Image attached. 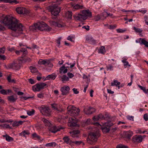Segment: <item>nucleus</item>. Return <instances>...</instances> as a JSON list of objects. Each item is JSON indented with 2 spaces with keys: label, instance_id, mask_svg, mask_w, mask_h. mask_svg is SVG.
Listing matches in <instances>:
<instances>
[{
  "label": "nucleus",
  "instance_id": "09e8293b",
  "mask_svg": "<svg viewBox=\"0 0 148 148\" xmlns=\"http://www.w3.org/2000/svg\"><path fill=\"white\" fill-rule=\"evenodd\" d=\"M30 69L31 72L32 73L36 72V69L35 67L31 66Z\"/></svg>",
  "mask_w": 148,
  "mask_h": 148
},
{
  "label": "nucleus",
  "instance_id": "9d476101",
  "mask_svg": "<svg viewBox=\"0 0 148 148\" xmlns=\"http://www.w3.org/2000/svg\"><path fill=\"white\" fill-rule=\"evenodd\" d=\"M9 68L15 70H19L20 68V66L19 63L13 62L12 63L8 65Z\"/></svg>",
  "mask_w": 148,
  "mask_h": 148
},
{
  "label": "nucleus",
  "instance_id": "774afa93",
  "mask_svg": "<svg viewBox=\"0 0 148 148\" xmlns=\"http://www.w3.org/2000/svg\"><path fill=\"white\" fill-rule=\"evenodd\" d=\"M127 119L128 120L133 121L134 120V116H128L127 117Z\"/></svg>",
  "mask_w": 148,
  "mask_h": 148
},
{
  "label": "nucleus",
  "instance_id": "6e6d98bb",
  "mask_svg": "<svg viewBox=\"0 0 148 148\" xmlns=\"http://www.w3.org/2000/svg\"><path fill=\"white\" fill-rule=\"evenodd\" d=\"M67 75L68 76V77H69V78H71L73 77L74 75L72 73L69 72L67 74Z\"/></svg>",
  "mask_w": 148,
  "mask_h": 148
},
{
  "label": "nucleus",
  "instance_id": "864d4df0",
  "mask_svg": "<svg viewBox=\"0 0 148 148\" xmlns=\"http://www.w3.org/2000/svg\"><path fill=\"white\" fill-rule=\"evenodd\" d=\"M101 16L103 19L107 17V12H104L101 14Z\"/></svg>",
  "mask_w": 148,
  "mask_h": 148
},
{
  "label": "nucleus",
  "instance_id": "5701e85b",
  "mask_svg": "<svg viewBox=\"0 0 148 148\" xmlns=\"http://www.w3.org/2000/svg\"><path fill=\"white\" fill-rule=\"evenodd\" d=\"M124 133L126 137L128 139H130L133 134V132L130 130L125 131Z\"/></svg>",
  "mask_w": 148,
  "mask_h": 148
},
{
  "label": "nucleus",
  "instance_id": "412c9836",
  "mask_svg": "<svg viewBox=\"0 0 148 148\" xmlns=\"http://www.w3.org/2000/svg\"><path fill=\"white\" fill-rule=\"evenodd\" d=\"M59 78H60L59 79L63 83H65L66 82L69 81V77L65 75H63L62 76H60Z\"/></svg>",
  "mask_w": 148,
  "mask_h": 148
},
{
  "label": "nucleus",
  "instance_id": "79ce46f5",
  "mask_svg": "<svg viewBox=\"0 0 148 148\" xmlns=\"http://www.w3.org/2000/svg\"><path fill=\"white\" fill-rule=\"evenodd\" d=\"M32 136L34 138L37 139H40V136L38 135L36 133H34L32 134Z\"/></svg>",
  "mask_w": 148,
  "mask_h": 148
},
{
  "label": "nucleus",
  "instance_id": "603ef678",
  "mask_svg": "<svg viewBox=\"0 0 148 148\" xmlns=\"http://www.w3.org/2000/svg\"><path fill=\"white\" fill-rule=\"evenodd\" d=\"M136 133H139V134H141L143 133L144 134L145 132V131H144L143 132H142L141 131V130L140 129H138L137 130H136Z\"/></svg>",
  "mask_w": 148,
  "mask_h": 148
},
{
  "label": "nucleus",
  "instance_id": "f03ea898",
  "mask_svg": "<svg viewBox=\"0 0 148 148\" xmlns=\"http://www.w3.org/2000/svg\"><path fill=\"white\" fill-rule=\"evenodd\" d=\"M91 16L92 13L89 10H84L82 11L81 14H75L73 17L76 21H83L88 17H91Z\"/></svg>",
  "mask_w": 148,
  "mask_h": 148
},
{
  "label": "nucleus",
  "instance_id": "3c124183",
  "mask_svg": "<svg viewBox=\"0 0 148 148\" xmlns=\"http://www.w3.org/2000/svg\"><path fill=\"white\" fill-rule=\"evenodd\" d=\"M98 116L99 117V120H102L105 119L103 115L101 114H99L98 115Z\"/></svg>",
  "mask_w": 148,
  "mask_h": 148
},
{
  "label": "nucleus",
  "instance_id": "13d9d810",
  "mask_svg": "<svg viewBox=\"0 0 148 148\" xmlns=\"http://www.w3.org/2000/svg\"><path fill=\"white\" fill-rule=\"evenodd\" d=\"M6 59V57L4 55H0V60H4Z\"/></svg>",
  "mask_w": 148,
  "mask_h": 148
},
{
  "label": "nucleus",
  "instance_id": "a878e982",
  "mask_svg": "<svg viewBox=\"0 0 148 148\" xmlns=\"http://www.w3.org/2000/svg\"><path fill=\"white\" fill-rule=\"evenodd\" d=\"M67 68H68L67 67H65L64 65H63L60 69V73H63L64 74L66 73L68 71V69H67Z\"/></svg>",
  "mask_w": 148,
  "mask_h": 148
},
{
  "label": "nucleus",
  "instance_id": "0eeeda50",
  "mask_svg": "<svg viewBox=\"0 0 148 148\" xmlns=\"http://www.w3.org/2000/svg\"><path fill=\"white\" fill-rule=\"evenodd\" d=\"M38 108L42 115L48 116L51 115V110L47 106L42 105L39 107Z\"/></svg>",
  "mask_w": 148,
  "mask_h": 148
},
{
  "label": "nucleus",
  "instance_id": "6e6552de",
  "mask_svg": "<svg viewBox=\"0 0 148 148\" xmlns=\"http://www.w3.org/2000/svg\"><path fill=\"white\" fill-rule=\"evenodd\" d=\"M46 86V84L44 83L37 84L33 86V90L34 91H39L44 89Z\"/></svg>",
  "mask_w": 148,
  "mask_h": 148
},
{
  "label": "nucleus",
  "instance_id": "69168bd1",
  "mask_svg": "<svg viewBox=\"0 0 148 148\" xmlns=\"http://www.w3.org/2000/svg\"><path fill=\"white\" fill-rule=\"evenodd\" d=\"M139 87L140 89H141L144 91V92H146V89L145 87L142 86L140 85H139Z\"/></svg>",
  "mask_w": 148,
  "mask_h": 148
},
{
  "label": "nucleus",
  "instance_id": "aec40b11",
  "mask_svg": "<svg viewBox=\"0 0 148 148\" xmlns=\"http://www.w3.org/2000/svg\"><path fill=\"white\" fill-rule=\"evenodd\" d=\"M79 133V131L78 130H74L73 132H70L71 134V136L73 138L78 137Z\"/></svg>",
  "mask_w": 148,
  "mask_h": 148
},
{
  "label": "nucleus",
  "instance_id": "4468645a",
  "mask_svg": "<svg viewBox=\"0 0 148 148\" xmlns=\"http://www.w3.org/2000/svg\"><path fill=\"white\" fill-rule=\"evenodd\" d=\"M16 10L19 14H27L29 13L28 11L25 8L18 7L16 8Z\"/></svg>",
  "mask_w": 148,
  "mask_h": 148
},
{
  "label": "nucleus",
  "instance_id": "4c0bfd02",
  "mask_svg": "<svg viewBox=\"0 0 148 148\" xmlns=\"http://www.w3.org/2000/svg\"><path fill=\"white\" fill-rule=\"evenodd\" d=\"M66 16L68 18H71L72 16V13L71 11H68L66 12Z\"/></svg>",
  "mask_w": 148,
  "mask_h": 148
},
{
  "label": "nucleus",
  "instance_id": "39448f33",
  "mask_svg": "<svg viewBox=\"0 0 148 148\" xmlns=\"http://www.w3.org/2000/svg\"><path fill=\"white\" fill-rule=\"evenodd\" d=\"M67 110L68 114L72 116H77L80 111L78 108L71 106H68Z\"/></svg>",
  "mask_w": 148,
  "mask_h": 148
},
{
  "label": "nucleus",
  "instance_id": "bb28decb",
  "mask_svg": "<svg viewBox=\"0 0 148 148\" xmlns=\"http://www.w3.org/2000/svg\"><path fill=\"white\" fill-rule=\"evenodd\" d=\"M56 77L55 74L53 73L52 74L49 75L47 76L44 80H49L50 79H54Z\"/></svg>",
  "mask_w": 148,
  "mask_h": 148
},
{
  "label": "nucleus",
  "instance_id": "ea45409f",
  "mask_svg": "<svg viewBox=\"0 0 148 148\" xmlns=\"http://www.w3.org/2000/svg\"><path fill=\"white\" fill-rule=\"evenodd\" d=\"M106 67L107 71H112L113 70V66L111 64L106 66Z\"/></svg>",
  "mask_w": 148,
  "mask_h": 148
},
{
  "label": "nucleus",
  "instance_id": "e433bc0d",
  "mask_svg": "<svg viewBox=\"0 0 148 148\" xmlns=\"http://www.w3.org/2000/svg\"><path fill=\"white\" fill-rule=\"evenodd\" d=\"M64 142L67 144H69L70 143V140L68 136H66L64 137L63 139Z\"/></svg>",
  "mask_w": 148,
  "mask_h": 148
},
{
  "label": "nucleus",
  "instance_id": "1a4fd4ad",
  "mask_svg": "<svg viewBox=\"0 0 148 148\" xmlns=\"http://www.w3.org/2000/svg\"><path fill=\"white\" fill-rule=\"evenodd\" d=\"M112 125L111 122H108L105 123L103 126L101 127V129L104 133L109 132L110 131V127Z\"/></svg>",
  "mask_w": 148,
  "mask_h": 148
},
{
  "label": "nucleus",
  "instance_id": "a18cd8bd",
  "mask_svg": "<svg viewBox=\"0 0 148 148\" xmlns=\"http://www.w3.org/2000/svg\"><path fill=\"white\" fill-rule=\"evenodd\" d=\"M21 52H23V54L26 55L27 54V49L24 48H22L20 50Z\"/></svg>",
  "mask_w": 148,
  "mask_h": 148
},
{
  "label": "nucleus",
  "instance_id": "20e7f679",
  "mask_svg": "<svg viewBox=\"0 0 148 148\" xmlns=\"http://www.w3.org/2000/svg\"><path fill=\"white\" fill-rule=\"evenodd\" d=\"M61 1L60 0H57L56 3H54L49 6V11L54 16L58 15L60 12V8L58 6V5L60 4Z\"/></svg>",
  "mask_w": 148,
  "mask_h": 148
},
{
  "label": "nucleus",
  "instance_id": "2eb2a0df",
  "mask_svg": "<svg viewBox=\"0 0 148 148\" xmlns=\"http://www.w3.org/2000/svg\"><path fill=\"white\" fill-rule=\"evenodd\" d=\"M95 111V109L91 107H88L84 109L85 113L88 115L94 112Z\"/></svg>",
  "mask_w": 148,
  "mask_h": 148
},
{
  "label": "nucleus",
  "instance_id": "a19ab883",
  "mask_svg": "<svg viewBox=\"0 0 148 148\" xmlns=\"http://www.w3.org/2000/svg\"><path fill=\"white\" fill-rule=\"evenodd\" d=\"M67 40L72 42H74L75 38L73 36H69L67 38Z\"/></svg>",
  "mask_w": 148,
  "mask_h": 148
},
{
  "label": "nucleus",
  "instance_id": "58836bf2",
  "mask_svg": "<svg viewBox=\"0 0 148 148\" xmlns=\"http://www.w3.org/2000/svg\"><path fill=\"white\" fill-rule=\"evenodd\" d=\"M56 143H55L52 142L46 144L45 145V146L49 147H52L53 146H54V147H55L56 146Z\"/></svg>",
  "mask_w": 148,
  "mask_h": 148
},
{
  "label": "nucleus",
  "instance_id": "c85d7f7f",
  "mask_svg": "<svg viewBox=\"0 0 148 148\" xmlns=\"http://www.w3.org/2000/svg\"><path fill=\"white\" fill-rule=\"evenodd\" d=\"M51 106L53 110L58 111V108L59 107V105L56 103H53L51 104Z\"/></svg>",
  "mask_w": 148,
  "mask_h": 148
},
{
  "label": "nucleus",
  "instance_id": "393cba45",
  "mask_svg": "<svg viewBox=\"0 0 148 148\" xmlns=\"http://www.w3.org/2000/svg\"><path fill=\"white\" fill-rule=\"evenodd\" d=\"M7 98L8 101L11 102H14L17 99V97L13 95L8 96Z\"/></svg>",
  "mask_w": 148,
  "mask_h": 148
},
{
  "label": "nucleus",
  "instance_id": "bf43d9fd",
  "mask_svg": "<svg viewBox=\"0 0 148 148\" xmlns=\"http://www.w3.org/2000/svg\"><path fill=\"white\" fill-rule=\"evenodd\" d=\"M93 119L94 121H97L99 120L98 115L94 116L93 118Z\"/></svg>",
  "mask_w": 148,
  "mask_h": 148
},
{
  "label": "nucleus",
  "instance_id": "49530a36",
  "mask_svg": "<svg viewBox=\"0 0 148 148\" xmlns=\"http://www.w3.org/2000/svg\"><path fill=\"white\" fill-rule=\"evenodd\" d=\"M34 110H32V111H27V114L29 116L32 115L34 114Z\"/></svg>",
  "mask_w": 148,
  "mask_h": 148
},
{
  "label": "nucleus",
  "instance_id": "de8ad7c7",
  "mask_svg": "<svg viewBox=\"0 0 148 148\" xmlns=\"http://www.w3.org/2000/svg\"><path fill=\"white\" fill-rule=\"evenodd\" d=\"M116 148H128V147L126 146L120 144L117 146Z\"/></svg>",
  "mask_w": 148,
  "mask_h": 148
},
{
  "label": "nucleus",
  "instance_id": "e2e57ef3",
  "mask_svg": "<svg viewBox=\"0 0 148 148\" xmlns=\"http://www.w3.org/2000/svg\"><path fill=\"white\" fill-rule=\"evenodd\" d=\"M37 97L40 98H42L44 97V94L42 93H39L37 95Z\"/></svg>",
  "mask_w": 148,
  "mask_h": 148
},
{
  "label": "nucleus",
  "instance_id": "f8f14e48",
  "mask_svg": "<svg viewBox=\"0 0 148 148\" xmlns=\"http://www.w3.org/2000/svg\"><path fill=\"white\" fill-rule=\"evenodd\" d=\"M70 88L68 86H65L60 88V91L62 95H66L69 93Z\"/></svg>",
  "mask_w": 148,
  "mask_h": 148
},
{
  "label": "nucleus",
  "instance_id": "f3484780",
  "mask_svg": "<svg viewBox=\"0 0 148 148\" xmlns=\"http://www.w3.org/2000/svg\"><path fill=\"white\" fill-rule=\"evenodd\" d=\"M51 63V61L49 60L40 59L38 62V63L40 65H44L45 66L49 65Z\"/></svg>",
  "mask_w": 148,
  "mask_h": 148
},
{
  "label": "nucleus",
  "instance_id": "680f3d73",
  "mask_svg": "<svg viewBox=\"0 0 148 148\" xmlns=\"http://www.w3.org/2000/svg\"><path fill=\"white\" fill-rule=\"evenodd\" d=\"M73 143H75V144L77 145H79L81 143H82V141H75L73 142Z\"/></svg>",
  "mask_w": 148,
  "mask_h": 148
},
{
  "label": "nucleus",
  "instance_id": "052dcab7",
  "mask_svg": "<svg viewBox=\"0 0 148 148\" xmlns=\"http://www.w3.org/2000/svg\"><path fill=\"white\" fill-rule=\"evenodd\" d=\"M143 118L146 121H147L148 120V114H145L144 115Z\"/></svg>",
  "mask_w": 148,
  "mask_h": 148
},
{
  "label": "nucleus",
  "instance_id": "72a5a7b5",
  "mask_svg": "<svg viewBox=\"0 0 148 148\" xmlns=\"http://www.w3.org/2000/svg\"><path fill=\"white\" fill-rule=\"evenodd\" d=\"M120 83L117 80L114 79L113 82L111 83V86H118L120 85Z\"/></svg>",
  "mask_w": 148,
  "mask_h": 148
},
{
  "label": "nucleus",
  "instance_id": "c756f323",
  "mask_svg": "<svg viewBox=\"0 0 148 148\" xmlns=\"http://www.w3.org/2000/svg\"><path fill=\"white\" fill-rule=\"evenodd\" d=\"M30 133L28 131L24 130L22 131L21 133H20L19 134V135L25 137L26 135H28Z\"/></svg>",
  "mask_w": 148,
  "mask_h": 148
},
{
  "label": "nucleus",
  "instance_id": "338daca9",
  "mask_svg": "<svg viewBox=\"0 0 148 148\" xmlns=\"http://www.w3.org/2000/svg\"><path fill=\"white\" fill-rule=\"evenodd\" d=\"M7 79L9 82H13V81H12V80L11 79V76L10 75L8 76L7 77Z\"/></svg>",
  "mask_w": 148,
  "mask_h": 148
},
{
  "label": "nucleus",
  "instance_id": "6ab92c4d",
  "mask_svg": "<svg viewBox=\"0 0 148 148\" xmlns=\"http://www.w3.org/2000/svg\"><path fill=\"white\" fill-rule=\"evenodd\" d=\"M63 129L62 127L60 128H57V127L55 126H53L52 127H49V131L51 132L55 133L58 131H59L60 129Z\"/></svg>",
  "mask_w": 148,
  "mask_h": 148
},
{
  "label": "nucleus",
  "instance_id": "a211bd4d",
  "mask_svg": "<svg viewBox=\"0 0 148 148\" xmlns=\"http://www.w3.org/2000/svg\"><path fill=\"white\" fill-rule=\"evenodd\" d=\"M72 9L74 11L76 10L84 8V7L83 5H80L79 4H75L72 5Z\"/></svg>",
  "mask_w": 148,
  "mask_h": 148
},
{
  "label": "nucleus",
  "instance_id": "f257e3e1",
  "mask_svg": "<svg viewBox=\"0 0 148 148\" xmlns=\"http://www.w3.org/2000/svg\"><path fill=\"white\" fill-rule=\"evenodd\" d=\"M0 22L13 30L12 35L13 36H18L23 30L22 24L16 19L12 16L3 15L0 16Z\"/></svg>",
  "mask_w": 148,
  "mask_h": 148
},
{
  "label": "nucleus",
  "instance_id": "dca6fc26",
  "mask_svg": "<svg viewBox=\"0 0 148 148\" xmlns=\"http://www.w3.org/2000/svg\"><path fill=\"white\" fill-rule=\"evenodd\" d=\"M136 42L137 43H140L141 45L143 44L144 45L145 47H148V42L147 41L145 38H139L136 40Z\"/></svg>",
  "mask_w": 148,
  "mask_h": 148
},
{
  "label": "nucleus",
  "instance_id": "ddd939ff",
  "mask_svg": "<svg viewBox=\"0 0 148 148\" xmlns=\"http://www.w3.org/2000/svg\"><path fill=\"white\" fill-rule=\"evenodd\" d=\"M68 125L71 127L77 126V121L75 119L74 117L69 118Z\"/></svg>",
  "mask_w": 148,
  "mask_h": 148
},
{
  "label": "nucleus",
  "instance_id": "37998d69",
  "mask_svg": "<svg viewBox=\"0 0 148 148\" xmlns=\"http://www.w3.org/2000/svg\"><path fill=\"white\" fill-rule=\"evenodd\" d=\"M133 29L136 32L141 33L142 32V30L141 29L138 28H136L135 27H133Z\"/></svg>",
  "mask_w": 148,
  "mask_h": 148
},
{
  "label": "nucleus",
  "instance_id": "cd10ccee",
  "mask_svg": "<svg viewBox=\"0 0 148 148\" xmlns=\"http://www.w3.org/2000/svg\"><path fill=\"white\" fill-rule=\"evenodd\" d=\"M3 137L5 138L6 140L8 142L12 141L14 140V139L12 137H11L7 134L3 135Z\"/></svg>",
  "mask_w": 148,
  "mask_h": 148
},
{
  "label": "nucleus",
  "instance_id": "4be33fe9",
  "mask_svg": "<svg viewBox=\"0 0 148 148\" xmlns=\"http://www.w3.org/2000/svg\"><path fill=\"white\" fill-rule=\"evenodd\" d=\"M86 40L88 42L92 44H95L96 43V41L92 37L88 36L86 38Z\"/></svg>",
  "mask_w": 148,
  "mask_h": 148
},
{
  "label": "nucleus",
  "instance_id": "b1692460",
  "mask_svg": "<svg viewBox=\"0 0 148 148\" xmlns=\"http://www.w3.org/2000/svg\"><path fill=\"white\" fill-rule=\"evenodd\" d=\"M49 23L51 26H57L58 27H62L63 26L62 25V24L58 23L52 20L50 21H49Z\"/></svg>",
  "mask_w": 148,
  "mask_h": 148
},
{
  "label": "nucleus",
  "instance_id": "4d7b16f0",
  "mask_svg": "<svg viewBox=\"0 0 148 148\" xmlns=\"http://www.w3.org/2000/svg\"><path fill=\"white\" fill-rule=\"evenodd\" d=\"M61 39V37H59L56 40V42L58 45L59 46L60 44V41Z\"/></svg>",
  "mask_w": 148,
  "mask_h": 148
},
{
  "label": "nucleus",
  "instance_id": "7ed1b4c3",
  "mask_svg": "<svg viewBox=\"0 0 148 148\" xmlns=\"http://www.w3.org/2000/svg\"><path fill=\"white\" fill-rule=\"evenodd\" d=\"M100 136L99 130L96 128L94 130V132L90 133L88 135L87 139L88 143L92 144L97 142L98 138Z\"/></svg>",
  "mask_w": 148,
  "mask_h": 148
},
{
  "label": "nucleus",
  "instance_id": "0e129e2a",
  "mask_svg": "<svg viewBox=\"0 0 148 148\" xmlns=\"http://www.w3.org/2000/svg\"><path fill=\"white\" fill-rule=\"evenodd\" d=\"M116 25H110L108 27V28L110 29H114L116 28Z\"/></svg>",
  "mask_w": 148,
  "mask_h": 148
},
{
  "label": "nucleus",
  "instance_id": "c9c22d12",
  "mask_svg": "<svg viewBox=\"0 0 148 148\" xmlns=\"http://www.w3.org/2000/svg\"><path fill=\"white\" fill-rule=\"evenodd\" d=\"M29 29L31 31H35V30L37 29V27L36 25V23L34 24V25H32L29 27Z\"/></svg>",
  "mask_w": 148,
  "mask_h": 148
},
{
  "label": "nucleus",
  "instance_id": "423d86ee",
  "mask_svg": "<svg viewBox=\"0 0 148 148\" xmlns=\"http://www.w3.org/2000/svg\"><path fill=\"white\" fill-rule=\"evenodd\" d=\"M36 25L37 29L41 31H50L51 29V28L50 27L47 26V24L43 21L38 22L36 23Z\"/></svg>",
  "mask_w": 148,
  "mask_h": 148
},
{
  "label": "nucleus",
  "instance_id": "c03bdc74",
  "mask_svg": "<svg viewBox=\"0 0 148 148\" xmlns=\"http://www.w3.org/2000/svg\"><path fill=\"white\" fill-rule=\"evenodd\" d=\"M0 93L3 95H7V91H6L5 90L3 89L0 90Z\"/></svg>",
  "mask_w": 148,
  "mask_h": 148
},
{
  "label": "nucleus",
  "instance_id": "2f4dec72",
  "mask_svg": "<svg viewBox=\"0 0 148 148\" xmlns=\"http://www.w3.org/2000/svg\"><path fill=\"white\" fill-rule=\"evenodd\" d=\"M23 122V121H15L12 123V126L13 127L18 126L21 125Z\"/></svg>",
  "mask_w": 148,
  "mask_h": 148
},
{
  "label": "nucleus",
  "instance_id": "f704fd0d",
  "mask_svg": "<svg viewBox=\"0 0 148 148\" xmlns=\"http://www.w3.org/2000/svg\"><path fill=\"white\" fill-rule=\"evenodd\" d=\"M99 52L102 54H104L105 52V49L104 46H101L99 50Z\"/></svg>",
  "mask_w": 148,
  "mask_h": 148
},
{
  "label": "nucleus",
  "instance_id": "5fc2aeb1",
  "mask_svg": "<svg viewBox=\"0 0 148 148\" xmlns=\"http://www.w3.org/2000/svg\"><path fill=\"white\" fill-rule=\"evenodd\" d=\"M5 50V47H2L0 48V53H4Z\"/></svg>",
  "mask_w": 148,
  "mask_h": 148
},
{
  "label": "nucleus",
  "instance_id": "8fccbe9b",
  "mask_svg": "<svg viewBox=\"0 0 148 148\" xmlns=\"http://www.w3.org/2000/svg\"><path fill=\"white\" fill-rule=\"evenodd\" d=\"M95 19L97 21L101 19H103V18H102V17L101 16V15L98 14L97 15Z\"/></svg>",
  "mask_w": 148,
  "mask_h": 148
},
{
  "label": "nucleus",
  "instance_id": "9b49d317",
  "mask_svg": "<svg viewBox=\"0 0 148 148\" xmlns=\"http://www.w3.org/2000/svg\"><path fill=\"white\" fill-rule=\"evenodd\" d=\"M145 136L144 135L143 136L141 135H136L134 136L132 138L133 141L135 143H141L143 138H145Z\"/></svg>",
  "mask_w": 148,
  "mask_h": 148
},
{
  "label": "nucleus",
  "instance_id": "473e14b6",
  "mask_svg": "<svg viewBox=\"0 0 148 148\" xmlns=\"http://www.w3.org/2000/svg\"><path fill=\"white\" fill-rule=\"evenodd\" d=\"M2 1L6 3H14L15 4H16L18 3V1L16 0H1Z\"/></svg>",
  "mask_w": 148,
  "mask_h": 148
},
{
  "label": "nucleus",
  "instance_id": "7c9ffc66",
  "mask_svg": "<svg viewBox=\"0 0 148 148\" xmlns=\"http://www.w3.org/2000/svg\"><path fill=\"white\" fill-rule=\"evenodd\" d=\"M42 121L44 123L45 125L46 126L51 127L52 125L50 122L46 119L43 118L42 119Z\"/></svg>",
  "mask_w": 148,
  "mask_h": 148
}]
</instances>
